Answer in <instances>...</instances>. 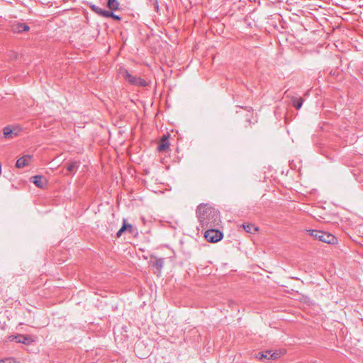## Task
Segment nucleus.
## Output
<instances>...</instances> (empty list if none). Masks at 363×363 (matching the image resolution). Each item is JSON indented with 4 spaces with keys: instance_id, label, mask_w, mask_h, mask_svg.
<instances>
[{
    "instance_id": "7ed1b4c3",
    "label": "nucleus",
    "mask_w": 363,
    "mask_h": 363,
    "mask_svg": "<svg viewBox=\"0 0 363 363\" xmlns=\"http://www.w3.org/2000/svg\"><path fill=\"white\" fill-rule=\"evenodd\" d=\"M206 228L207 230L205 232L204 236L208 242L214 243L220 241L222 239L223 234L221 231L213 229V228Z\"/></svg>"
},
{
    "instance_id": "5701e85b",
    "label": "nucleus",
    "mask_w": 363,
    "mask_h": 363,
    "mask_svg": "<svg viewBox=\"0 0 363 363\" xmlns=\"http://www.w3.org/2000/svg\"><path fill=\"white\" fill-rule=\"evenodd\" d=\"M135 228L133 227V225H131V228H126L125 231H128L130 233L133 234L135 231Z\"/></svg>"
},
{
    "instance_id": "4be33fe9",
    "label": "nucleus",
    "mask_w": 363,
    "mask_h": 363,
    "mask_svg": "<svg viewBox=\"0 0 363 363\" xmlns=\"http://www.w3.org/2000/svg\"><path fill=\"white\" fill-rule=\"evenodd\" d=\"M153 5H154L155 10L157 12H158L159 11V4H158L157 0H153Z\"/></svg>"
},
{
    "instance_id": "f257e3e1",
    "label": "nucleus",
    "mask_w": 363,
    "mask_h": 363,
    "mask_svg": "<svg viewBox=\"0 0 363 363\" xmlns=\"http://www.w3.org/2000/svg\"><path fill=\"white\" fill-rule=\"evenodd\" d=\"M196 213L202 228H214L220 222L218 211L207 204H200Z\"/></svg>"
},
{
    "instance_id": "f3484780",
    "label": "nucleus",
    "mask_w": 363,
    "mask_h": 363,
    "mask_svg": "<svg viewBox=\"0 0 363 363\" xmlns=\"http://www.w3.org/2000/svg\"><path fill=\"white\" fill-rule=\"evenodd\" d=\"M126 228H131V224H128L125 222V220H123V223L122 227L119 229V230L116 233V236L118 238L121 237L123 232L126 230Z\"/></svg>"
},
{
    "instance_id": "39448f33",
    "label": "nucleus",
    "mask_w": 363,
    "mask_h": 363,
    "mask_svg": "<svg viewBox=\"0 0 363 363\" xmlns=\"http://www.w3.org/2000/svg\"><path fill=\"white\" fill-rule=\"evenodd\" d=\"M11 30L13 33H22L28 31L30 27L25 23L15 21L11 25Z\"/></svg>"
},
{
    "instance_id": "4468645a",
    "label": "nucleus",
    "mask_w": 363,
    "mask_h": 363,
    "mask_svg": "<svg viewBox=\"0 0 363 363\" xmlns=\"http://www.w3.org/2000/svg\"><path fill=\"white\" fill-rule=\"evenodd\" d=\"M3 133L4 137L7 139H11L14 138L11 125H7L4 127L3 129Z\"/></svg>"
},
{
    "instance_id": "423d86ee",
    "label": "nucleus",
    "mask_w": 363,
    "mask_h": 363,
    "mask_svg": "<svg viewBox=\"0 0 363 363\" xmlns=\"http://www.w3.org/2000/svg\"><path fill=\"white\" fill-rule=\"evenodd\" d=\"M169 136V134L164 135L160 139L157 148L159 152H167L169 149L170 144L168 140Z\"/></svg>"
},
{
    "instance_id": "6e6552de",
    "label": "nucleus",
    "mask_w": 363,
    "mask_h": 363,
    "mask_svg": "<svg viewBox=\"0 0 363 363\" xmlns=\"http://www.w3.org/2000/svg\"><path fill=\"white\" fill-rule=\"evenodd\" d=\"M11 340H16V342L23 343L25 345H29L33 340L30 335H20L18 336L12 335L10 337Z\"/></svg>"
},
{
    "instance_id": "20e7f679",
    "label": "nucleus",
    "mask_w": 363,
    "mask_h": 363,
    "mask_svg": "<svg viewBox=\"0 0 363 363\" xmlns=\"http://www.w3.org/2000/svg\"><path fill=\"white\" fill-rule=\"evenodd\" d=\"M123 76L124 79L128 81L131 85L145 87L148 86V82L145 81L144 79L138 77L133 76L128 71H125Z\"/></svg>"
},
{
    "instance_id": "ddd939ff",
    "label": "nucleus",
    "mask_w": 363,
    "mask_h": 363,
    "mask_svg": "<svg viewBox=\"0 0 363 363\" xmlns=\"http://www.w3.org/2000/svg\"><path fill=\"white\" fill-rule=\"evenodd\" d=\"M291 103L294 108L299 109L303 103V99L301 97L292 96Z\"/></svg>"
},
{
    "instance_id": "f8f14e48",
    "label": "nucleus",
    "mask_w": 363,
    "mask_h": 363,
    "mask_svg": "<svg viewBox=\"0 0 363 363\" xmlns=\"http://www.w3.org/2000/svg\"><path fill=\"white\" fill-rule=\"evenodd\" d=\"M89 7L94 12L102 17H105V13L108 11L107 10H104L99 6L92 4L89 5Z\"/></svg>"
},
{
    "instance_id": "6ab92c4d",
    "label": "nucleus",
    "mask_w": 363,
    "mask_h": 363,
    "mask_svg": "<svg viewBox=\"0 0 363 363\" xmlns=\"http://www.w3.org/2000/svg\"><path fill=\"white\" fill-rule=\"evenodd\" d=\"M105 17L106 18H112L117 21H120L121 19V18L119 16L113 13V12L111 11H108L107 13H105Z\"/></svg>"
},
{
    "instance_id": "f03ea898",
    "label": "nucleus",
    "mask_w": 363,
    "mask_h": 363,
    "mask_svg": "<svg viewBox=\"0 0 363 363\" xmlns=\"http://www.w3.org/2000/svg\"><path fill=\"white\" fill-rule=\"evenodd\" d=\"M307 233L315 240H320L328 244H334L336 242V238L327 232L318 230H307Z\"/></svg>"
},
{
    "instance_id": "412c9836",
    "label": "nucleus",
    "mask_w": 363,
    "mask_h": 363,
    "mask_svg": "<svg viewBox=\"0 0 363 363\" xmlns=\"http://www.w3.org/2000/svg\"><path fill=\"white\" fill-rule=\"evenodd\" d=\"M0 363H17L14 358H6L0 359Z\"/></svg>"
},
{
    "instance_id": "9d476101",
    "label": "nucleus",
    "mask_w": 363,
    "mask_h": 363,
    "mask_svg": "<svg viewBox=\"0 0 363 363\" xmlns=\"http://www.w3.org/2000/svg\"><path fill=\"white\" fill-rule=\"evenodd\" d=\"M33 184L39 188H43L46 184L47 181L44 177L41 175H35L31 178Z\"/></svg>"
},
{
    "instance_id": "1a4fd4ad",
    "label": "nucleus",
    "mask_w": 363,
    "mask_h": 363,
    "mask_svg": "<svg viewBox=\"0 0 363 363\" xmlns=\"http://www.w3.org/2000/svg\"><path fill=\"white\" fill-rule=\"evenodd\" d=\"M31 156L29 155H23L22 157L17 160L16 166L18 168H23L28 164L29 162L31 160Z\"/></svg>"
},
{
    "instance_id": "dca6fc26",
    "label": "nucleus",
    "mask_w": 363,
    "mask_h": 363,
    "mask_svg": "<svg viewBox=\"0 0 363 363\" xmlns=\"http://www.w3.org/2000/svg\"><path fill=\"white\" fill-rule=\"evenodd\" d=\"M107 6L112 11L118 9L119 4L117 0H108Z\"/></svg>"
},
{
    "instance_id": "2eb2a0df",
    "label": "nucleus",
    "mask_w": 363,
    "mask_h": 363,
    "mask_svg": "<svg viewBox=\"0 0 363 363\" xmlns=\"http://www.w3.org/2000/svg\"><path fill=\"white\" fill-rule=\"evenodd\" d=\"M153 266L157 268L159 272H160L164 266V259L156 258L155 261L153 263Z\"/></svg>"
},
{
    "instance_id": "9b49d317",
    "label": "nucleus",
    "mask_w": 363,
    "mask_h": 363,
    "mask_svg": "<svg viewBox=\"0 0 363 363\" xmlns=\"http://www.w3.org/2000/svg\"><path fill=\"white\" fill-rule=\"evenodd\" d=\"M79 167V162L77 161H72L67 164V171L68 172H75Z\"/></svg>"
},
{
    "instance_id": "0eeeda50",
    "label": "nucleus",
    "mask_w": 363,
    "mask_h": 363,
    "mask_svg": "<svg viewBox=\"0 0 363 363\" xmlns=\"http://www.w3.org/2000/svg\"><path fill=\"white\" fill-rule=\"evenodd\" d=\"M280 357V353L278 352H272V350H266L259 353V359H277Z\"/></svg>"
},
{
    "instance_id": "a211bd4d",
    "label": "nucleus",
    "mask_w": 363,
    "mask_h": 363,
    "mask_svg": "<svg viewBox=\"0 0 363 363\" xmlns=\"http://www.w3.org/2000/svg\"><path fill=\"white\" fill-rule=\"evenodd\" d=\"M243 228L247 233H252L253 231H257L258 228L252 224H243Z\"/></svg>"
},
{
    "instance_id": "aec40b11",
    "label": "nucleus",
    "mask_w": 363,
    "mask_h": 363,
    "mask_svg": "<svg viewBox=\"0 0 363 363\" xmlns=\"http://www.w3.org/2000/svg\"><path fill=\"white\" fill-rule=\"evenodd\" d=\"M12 130H13L14 137H16L19 134V133L21 130V128L18 125H13V126H12Z\"/></svg>"
},
{
    "instance_id": "b1692460",
    "label": "nucleus",
    "mask_w": 363,
    "mask_h": 363,
    "mask_svg": "<svg viewBox=\"0 0 363 363\" xmlns=\"http://www.w3.org/2000/svg\"><path fill=\"white\" fill-rule=\"evenodd\" d=\"M242 108H244L245 110H246L249 112L251 111V110H252V107H250V106L242 107Z\"/></svg>"
}]
</instances>
